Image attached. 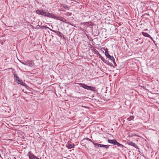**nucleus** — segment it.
I'll use <instances>...</instances> for the list:
<instances>
[{"mask_svg": "<svg viewBox=\"0 0 159 159\" xmlns=\"http://www.w3.org/2000/svg\"><path fill=\"white\" fill-rule=\"evenodd\" d=\"M36 12L37 14H38L39 15L59 20L66 23H69L68 22L66 21V19L61 16L50 13L49 12H46L44 11L42 9L37 10Z\"/></svg>", "mask_w": 159, "mask_h": 159, "instance_id": "f257e3e1", "label": "nucleus"}, {"mask_svg": "<svg viewBox=\"0 0 159 159\" xmlns=\"http://www.w3.org/2000/svg\"><path fill=\"white\" fill-rule=\"evenodd\" d=\"M28 156L30 159H39V158L36 157L30 152L28 153Z\"/></svg>", "mask_w": 159, "mask_h": 159, "instance_id": "f03ea898", "label": "nucleus"}, {"mask_svg": "<svg viewBox=\"0 0 159 159\" xmlns=\"http://www.w3.org/2000/svg\"><path fill=\"white\" fill-rule=\"evenodd\" d=\"M142 34L143 35L145 36V37H148V38H150L152 40L153 42L154 43H155V41H154V40H153V39L152 38V37L149 34H148L147 33H146V32H142Z\"/></svg>", "mask_w": 159, "mask_h": 159, "instance_id": "7ed1b4c3", "label": "nucleus"}, {"mask_svg": "<svg viewBox=\"0 0 159 159\" xmlns=\"http://www.w3.org/2000/svg\"><path fill=\"white\" fill-rule=\"evenodd\" d=\"M107 57L109 58L112 62H113L114 65H115L116 66H117L116 64L115 61V59L113 56H111L109 55L108 56H107Z\"/></svg>", "mask_w": 159, "mask_h": 159, "instance_id": "20e7f679", "label": "nucleus"}, {"mask_svg": "<svg viewBox=\"0 0 159 159\" xmlns=\"http://www.w3.org/2000/svg\"><path fill=\"white\" fill-rule=\"evenodd\" d=\"M79 84L80 87L86 89L88 90L89 86L84 84L80 83Z\"/></svg>", "mask_w": 159, "mask_h": 159, "instance_id": "39448f33", "label": "nucleus"}, {"mask_svg": "<svg viewBox=\"0 0 159 159\" xmlns=\"http://www.w3.org/2000/svg\"><path fill=\"white\" fill-rule=\"evenodd\" d=\"M127 144L128 145L133 146L135 148H137V145L135 143L129 141V142H128Z\"/></svg>", "mask_w": 159, "mask_h": 159, "instance_id": "423d86ee", "label": "nucleus"}, {"mask_svg": "<svg viewBox=\"0 0 159 159\" xmlns=\"http://www.w3.org/2000/svg\"><path fill=\"white\" fill-rule=\"evenodd\" d=\"M88 90L97 92V90L96 89V88L93 86H89Z\"/></svg>", "mask_w": 159, "mask_h": 159, "instance_id": "0eeeda50", "label": "nucleus"}, {"mask_svg": "<svg viewBox=\"0 0 159 159\" xmlns=\"http://www.w3.org/2000/svg\"><path fill=\"white\" fill-rule=\"evenodd\" d=\"M75 146V145L74 144H68L67 146L66 145V147L69 149L74 148Z\"/></svg>", "mask_w": 159, "mask_h": 159, "instance_id": "6e6552de", "label": "nucleus"}, {"mask_svg": "<svg viewBox=\"0 0 159 159\" xmlns=\"http://www.w3.org/2000/svg\"><path fill=\"white\" fill-rule=\"evenodd\" d=\"M116 141V139H108V142L110 143L113 144L115 145Z\"/></svg>", "mask_w": 159, "mask_h": 159, "instance_id": "1a4fd4ad", "label": "nucleus"}, {"mask_svg": "<svg viewBox=\"0 0 159 159\" xmlns=\"http://www.w3.org/2000/svg\"><path fill=\"white\" fill-rule=\"evenodd\" d=\"M61 7H63V8H64L65 9H66V10H69V7L67 5H61Z\"/></svg>", "mask_w": 159, "mask_h": 159, "instance_id": "9d476101", "label": "nucleus"}, {"mask_svg": "<svg viewBox=\"0 0 159 159\" xmlns=\"http://www.w3.org/2000/svg\"><path fill=\"white\" fill-rule=\"evenodd\" d=\"M16 82L18 84H20L21 85H22L23 84V81L22 80L20 79L17 81H16Z\"/></svg>", "mask_w": 159, "mask_h": 159, "instance_id": "9b49d317", "label": "nucleus"}, {"mask_svg": "<svg viewBox=\"0 0 159 159\" xmlns=\"http://www.w3.org/2000/svg\"><path fill=\"white\" fill-rule=\"evenodd\" d=\"M14 76L15 77V81L16 82L17 81L20 79L19 77L16 74H15L14 75Z\"/></svg>", "mask_w": 159, "mask_h": 159, "instance_id": "f8f14e48", "label": "nucleus"}, {"mask_svg": "<svg viewBox=\"0 0 159 159\" xmlns=\"http://www.w3.org/2000/svg\"><path fill=\"white\" fill-rule=\"evenodd\" d=\"M105 55L107 57V56H108V55H109V54L108 53V49L107 48H106L105 50Z\"/></svg>", "mask_w": 159, "mask_h": 159, "instance_id": "ddd939ff", "label": "nucleus"}, {"mask_svg": "<svg viewBox=\"0 0 159 159\" xmlns=\"http://www.w3.org/2000/svg\"><path fill=\"white\" fill-rule=\"evenodd\" d=\"M115 145H117L118 146L120 147H121L123 146V145L122 144L120 143H119L118 142L116 141Z\"/></svg>", "mask_w": 159, "mask_h": 159, "instance_id": "4468645a", "label": "nucleus"}, {"mask_svg": "<svg viewBox=\"0 0 159 159\" xmlns=\"http://www.w3.org/2000/svg\"><path fill=\"white\" fill-rule=\"evenodd\" d=\"M93 144L95 146H97L98 147H100V148L102 147V144H98V143H93Z\"/></svg>", "mask_w": 159, "mask_h": 159, "instance_id": "2eb2a0df", "label": "nucleus"}, {"mask_svg": "<svg viewBox=\"0 0 159 159\" xmlns=\"http://www.w3.org/2000/svg\"><path fill=\"white\" fill-rule=\"evenodd\" d=\"M100 57L101 60L103 62H105V59L104 58V57H102L101 55H99Z\"/></svg>", "mask_w": 159, "mask_h": 159, "instance_id": "dca6fc26", "label": "nucleus"}, {"mask_svg": "<svg viewBox=\"0 0 159 159\" xmlns=\"http://www.w3.org/2000/svg\"><path fill=\"white\" fill-rule=\"evenodd\" d=\"M134 117L133 116H131L128 118V120L129 121L132 120L134 119Z\"/></svg>", "mask_w": 159, "mask_h": 159, "instance_id": "f3484780", "label": "nucleus"}, {"mask_svg": "<svg viewBox=\"0 0 159 159\" xmlns=\"http://www.w3.org/2000/svg\"><path fill=\"white\" fill-rule=\"evenodd\" d=\"M109 146V145L107 146V145H103L102 144V147H104L105 148L107 149L108 148V147Z\"/></svg>", "mask_w": 159, "mask_h": 159, "instance_id": "a211bd4d", "label": "nucleus"}, {"mask_svg": "<svg viewBox=\"0 0 159 159\" xmlns=\"http://www.w3.org/2000/svg\"><path fill=\"white\" fill-rule=\"evenodd\" d=\"M86 139L90 141L92 143H93V144L94 142L92 141L90 139H89L88 138H86Z\"/></svg>", "mask_w": 159, "mask_h": 159, "instance_id": "6ab92c4d", "label": "nucleus"}, {"mask_svg": "<svg viewBox=\"0 0 159 159\" xmlns=\"http://www.w3.org/2000/svg\"><path fill=\"white\" fill-rule=\"evenodd\" d=\"M48 29H49L50 31H52V32H55V33H57V31H55V30H52V29H50V28H49Z\"/></svg>", "mask_w": 159, "mask_h": 159, "instance_id": "aec40b11", "label": "nucleus"}, {"mask_svg": "<svg viewBox=\"0 0 159 159\" xmlns=\"http://www.w3.org/2000/svg\"><path fill=\"white\" fill-rule=\"evenodd\" d=\"M20 62L22 63V64H24V65H25V66H27L28 65V64H27V63H24V62H21L20 61Z\"/></svg>", "mask_w": 159, "mask_h": 159, "instance_id": "412c9836", "label": "nucleus"}, {"mask_svg": "<svg viewBox=\"0 0 159 159\" xmlns=\"http://www.w3.org/2000/svg\"><path fill=\"white\" fill-rule=\"evenodd\" d=\"M44 27H45V26H41V28H43Z\"/></svg>", "mask_w": 159, "mask_h": 159, "instance_id": "4be33fe9", "label": "nucleus"}, {"mask_svg": "<svg viewBox=\"0 0 159 159\" xmlns=\"http://www.w3.org/2000/svg\"><path fill=\"white\" fill-rule=\"evenodd\" d=\"M45 27V29H46V28L49 29V28L48 27Z\"/></svg>", "mask_w": 159, "mask_h": 159, "instance_id": "5701e85b", "label": "nucleus"}, {"mask_svg": "<svg viewBox=\"0 0 159 159\" xmlns=\"http://www.w3.org/2000/svg\"><path fill=\"white\" fill-rule=\"evenodd\" d=\"M62 11H64V10H62Z\"/></svg>", "mask_w": 159, "mask_h": 159, "instance_id": "b1692460", "label": "nucleus"}, {"mask_svg": "<svg viewBox=\"0 0 159 159\" xmlns=\"http://www.w3.org/2000/svg\"><path fill=\"white\" fill-rule=\"evenodd\" d=\"M5 112H6V111H6V110H5Z\"/></svg>", "mask_w": 159, "mask_h": 159, "instance_id": "393cba45", "label": "nucleus"}, {"mask_svg": "<svg viewBox=\"0 0 159 159\" xmlns=\"http://www.w3.org/2000/svg\"><path fill=\"white\" fill-rule=\"evenodd\" d=\"M82 107H84V106H82Z\"/></svg>", "mask_w": 159, "mask_h": 159, "instance_id": "a878e982", "label": "nucleus"}]
</instances>
